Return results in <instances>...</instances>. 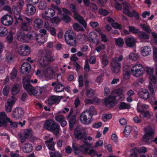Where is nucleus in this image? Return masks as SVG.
I'll list each match as a JSON object with an SVG mask.
<instances>
[{
	"mask_svg": "<svg viewBox=\"0 0 157 157\" xmlns=\"http://www.w3.org/2000/svg\"><path fill=\"white\" fill-rule=\"evenodd\" d=\"M94 90L92 89H87L86 90V95L87 97L91 98L94 95Z\"/></svg>",
	"mask_w": 157,
	"mask_h": 157,
	"instance_id": "e2e57ef3",
	"label": "nucleus"
},
{
	"mask_svg": "<svg viewBox=\"0 0 157 157\" xmlns=\"http://www.w3.org/2000/svg\"><path fill=\"white\" fill-rule=\"evenodd\" d=\"M36 9L34 6L31 4L26 5V9L25 12L29 16L33 15L36 12Z\"/></svg>",
	"mask_w": 157,
	"mask_h": 157,
	"instance_id": "393cba45",
	"label": "nucleus"
},
{
	"mask_svg": "<svg viewBox=\"0 0 157 157\" xmlns=\"http://www.w3.org/2000/svg\"><path fill=\"white\" fill-rule=\"evenodd\" d=\"M61 20H62L65 23H68L71 21V19L70 17L68 15L62 14L60 16Z\"/></svg>",
	"mask_w": 157,
	"mask_h": 157,
	"instance_id": "c03bdc74",
	"label": "nucleus"
},
{
	"mask_svg": "<svg viewBox=\"0 0 157 157\" xmlns=\"http://www.w3.org/2000/svg\"><path fill=\"white\" fill-rule=\"evenodd\" d=\"M33 134V132L31 129H28L25 130L23 133V136L21 135L20 137L21 142H24L26 139L29 138Z\"/></svg>",
	"mask_w": 157,
	"mask_h": 157,
	"instance_id": "4be33fe9",
	"label": "nucleus"
},
{
	"mask_svg": "<svg viewBox=\"0 0 157 157\" xmlns=\"http://www.w3.org/2000/svg\"><path fill=\"white\" fill-rule=\"evenodd\" d=\"M64 86L62 84L59 83L54 88V90L56 92H60L63 91Z\"/></svg>",
	"mask_w": 157,
	"mask_h": 157,
	"instance_id": "79ce46f5",
	"label": "nucleus"
},
{
	"mask_svg": "<svg viewBox=\"0 0 157 157\" xmlns=\"http://www.w3.org/2000/svg\"><path fill=\"white\" fill-rule=\"evenodd\" d=\"M149 107L147 105L141 104L139 102L137 105V111L138 112H142V111H144V110L148 109Z\"/></svg>",
	"mask_w": 157,
	"mask_h": 157,
	"instance_id": "c9c22d12",
	"label": "nucleus"
},
{
	"mask_svg": "<svg viewBox=\"0 0 157 157\" xmlns=\"http://www.w3.org/2000/svg\"><path fill=\"white\" fill-rule=\"evenodd\" d=\"M144 72V68L141 64H137L133 65L131 68V72L134 76L139 77L142 75Z\"/></svg>",
	"mask_w": 157,
	"mask_h": 157,
	"instance_id": "0eeeda50",
	"label": "nucleus"
},
{
	"mask_svg": "<svg viewBox=\"0 0 157 157\" xmlns=\"http://www.w3.org/2000/svg\"><path fill=\"white\" fill-rule=\"evenodd\" d=\"M55 10L52 8H48L45 10L44 12L42 14V17L45 20H47L55 15Z\"/></svg>",
	"mask_w": 157,
	"mask_h": 157,
	"instance_id": "a211bd4d",
	"label": "nucleus"
},
{
	"mask_svg": "<svg viewBox=\"0 0 157 157\" xmlns=\"http://www.w3.org/2000/svg\"><path fill=\"white\" fill-rule=\"evenodd\" d=\"M115 96H111L105 98L104 103L108 107L113 106L117 103V100L115 99Z\"/></svg>",
	"mask_w": 157,
	"mask_h": 157,
	"instance_id": "aec40b11",
	"label": "nucleus"
},
{
	"mask_svg": "<svg viewBox=\"0 0 157 157\" xmlns=\"http://www.w3.org/2000/svg\"><path fill=\"white\" fill-rule=\"evenodd\" d=\"M146 70L147 73L149 75V78L151 81L155 82L157 80V78L154 75V68L153 67H147Z\"/></svg>",
	"mask_w": 157,
	"mask_h": 157,
	"instance_id": "b1692460",
	"label": "nucleus"
},
{
	"mask_svg": "<svg viewBox=\"0 0 157 157\" xmlns=\"http://www.w3.org/2000/svg\"><path fill=\"white\" fill-rule=\"evenodd\" d=\"M74 29L76 31H82L84 30V29L81 26L79 25L78 24L75 23L73 25V26Z\"/></svg>",
	"mask_w": 157,
	"mask_h": 157,
	"instance_id": "4d7b16f0",
	"label": "nucleus"
},
{
	"mask_svg": "<svg viewBox=\"0 0 157 157\" xmlns=\"http://www.w3.org/2000/svg\"><path fill=\"white\" fill-rule=\"evenodd\" d=\"M89 40L92 43H96L97 44L99 43V41L98 39V35L96 32L92 31L90 32L89 35Z\"/></svg>",
	"mask_w": 157,
	"mask_h": 157,
	"instance_id": "5701e85b",
	"label": "nucleus"
},
{
	"mask_svg": "<svg viewBox=\"0 0 157 157\" xmlns=\"http://www.w3.org/2000/svg\"><path fill=\"white\" fill-rule=\"evenodd\" d=\"M70 8L71 9V11L74 13V18L77 20L83 25L85 28H86L87 26L86 23L83 18L78 13L75 5L73 4H71L70 5Z\"/></svg>",
	"mask_w": 157,
	"mask_h": 157,
	"instance_id": "1a4fd4ad",
	"label": "nucleus"
},
{
	"mask_svg": "<svg viewBox=\"0 0 157 157\" xmlns=\"http://www.w3.org/2000/svg\"><path fill=\"white\" fill-rule=\"evenodd\" d=\"M15 19L17 20H19L22 21L21 25V29L24 31H27L29 28V23L31 22L32 21L31 19L25 17L22 18L21 16H19L18 17H15Z\"/></svg>",
	"mask_w": 157,
	"mask_h": 157,
	"instance_id": "9d476101",
	"label": "nucleus"
},
{
	"mask_svg": "<svg viewBox=\"0 0 157 157\" xmlns=\"http://www.w3.org/2000/svg\"><path fill=\"white\" fill-rule=\"evenodd\" d=\"M60 100L59 96H52L48 100L49 104L52 105L53 104H57L59 103Z\"/></svg>",
	"mask_w": 157,
	"mask_h": 157,
	"instance_id": "f704fd0d",
	"label": "nucleus"
},
{
	"mask_svg": "<svg viewBox=\"0 0 157 157\" xmlns=\"http://www.w3.org/2000/svg\"><path fill=\"white\" fill-rule=\"evenodd\" d=\"M17 71L15 68H13V70L10 75V80H12L16 77Z\"/></svg>",
	"mask_w": 157,
	"mask_h": 157,
	"instance_id": "13d9d810",
	"label": "nucleus"
},
{
	"mask_svg": "<svg viewBox=\"0 0 157 157\" xmlns=\"http://www.w3.org/2000/svg\"><path fill=\"white\" fill-rule=\"evenodd\" d=\"M140 97L144 99H147L149 98V94L146 89H142L139 93Z\"/></svg>",
	"mask_w": 157,
	"mask_h": 157,
	"instance_id": "7c9ffc66",
	"label": "nucleus"
},
{
	"mask_svg": "<svg viewBox=\"0 0 157 157\" xmlns=\"http://www.w3.org/2000/svg\"><path fill=\"white\" fill-rule=\"evenodd\" d=\"M31 40L35 39L37 43L40 44H44L47 40V36L37 34L35 32H32L31 33Z\"/></svg>",
	"mask_w": 157,
	"mask_h": 157,
	"instance_id": "9b49d317",
	"label": "nucleus"
},
{
	"mask_svg": "<svg viewBox=\"0 0 157 157\" xmlns=\"http://www.w3.org/2000/svg\"><path fill=\"white\" fill-rule=\"evenodd\" d=\"M33 148V146L29 142H27L24 144L22 150L24 152L28 153L31 152L32 151Z\"/></svg>",
	"mask_w": 157,
	"mask_h": 157,
	"instance_id": "473e14b6",
	"label": "nucleus"
},
{
	"mask_svg": "<svg viewBox=\"0 0 157 157\" xmlns=\"http://www.w3.org/2000/svg\"><path fill=\"white\" fill-rule=\"evenodd\" d=\"M141 28L144 31L147 33H151L152 30L150 28V26L149 25L145 24H141L140 25Z\"/></svg>",
	"mask_w": 157,
	"mask_h": 157,
	"instance_id": "de8ad7c7",
	"label": "nucleus"
},
{
	"mask_svg": "<svg viewBox=\"0 0 157 157\" xmlns=\"http://www.w3.org/2000/svg\"><path fill=\"white\" fill-rule=\"evenodd\" d=\"M20 86L18 84L16 83L14 84L11 90L12 94L15 95L18 94L20 91Z\"/></svg>",
	"mask_w": 157,
	"mask_h": 157,
	"instance_id": "e433bc0d",
	"label": "nucleus"
},
{
	"mask_svg": "<svg viewBox=\"0 0 157 157\" xmlns=\"http://www.w3.org/2000/svg\"><path fill=\"white\" fill-rule=\"evenodd\" d=\"M151 82L150 83L148 86V88L151 94V95H153L154 94V87L155 90H157V80L155 82H152L151 81Z\"/></svg>",
	"mask_w": 157,
	"mask_h": 157,
	"instance_id": "72a5a7b5",
	"label": "nucleus"
},
{
	"mask_svg": "<svg viewBox=\"0 0 157 157\" xmlns=\"http://www.w3.org/2000/svg\"><path fill=\"white\" fill-rule=\"evenodd\" d=\"M28 78L25 79L22 82L24 88L30 95L36 96L40 95L42 91L41 87L37 86L35 87H33L29 84Z\"/></svg>",
	"mask_w": 157,
	"mask_h": 157,
	"instance_id": "f03ea898",
	"label": "nucleus"
},
{
	"mask_svg": "<svg viewBox=\"0 0 157 157\" xmlns=\"http://www.w3.org/2000/svg\"><path fill=\"white\" fill-rule=\"evenodd\" d=\"M8 33L6 36V39L7 42L9 43H10L13 40V35L14 33L11 31Z\"/></svg>",
	"mask_w": 157,
	"mask_h": 157,
	"instance_id": "864d4df0",
	"label": "nucleus"
},
{
	"mask_svg": "<svg viewBox=\"0 0 157 157\" xmlns=\"http://www.w3.org/2000/svg\"><path fill=\"white\" fill-rule=\"evenodd\" d=\"M145 134L143 137V140L147 144L151 142H154L157 144V136L154 139L151 140L154 136V130L150 127L144 128Z\"/></svg>",
	"mask_w": 157,
	"mask_h": 157,
	"instance_id": "20e7f679",
	"label": "nucleus"
},
{
	"mask_svg": "<svg viewBox=\"0 0 157 157\" xmlns=\"http://www.w3.org/2000/svg\"><path fill=\"white\" fill-rule=\"evenodd\" d=\"M112 117V115L111 114H105L102 116V120L104 121H106L108 120L111 119Z\"/></svg>",
	"mask_w": 157,
	"mask_h": 157,
	"instance_id": "0e129e2a",
	"label": "nucleus"
},
{
	"mask_svg": "<svg viewBox=\"0 0 157 157\" xmlns=\"http://www.w3.org/2000/svg\"><path fill=\"white\" fill-rule=\"evenodd\" d=\"M140 52L142 56H146L151 54V50L149 46H144L141 48Z\"/></svg>",
	"mask_w": 157,
	"mask_h": 157,
	"instance_id": "bb28decb",
	"label": "nucleus"
},
{
	"mask_svg": "<svg viewBox=\"0 0 157 157\" xmlns=\"http://www.w3.org/2000/svg\"><path fill=\"white\" fill-rule=\"evenodd\" d=\"M103 141L102 140H99L95 143L94 147L97 148L99 147H101L103 145Z\"/></svg>",
	"mask_w": 157,
	"mask_h": 157,
	"instance_id": "774afa93",
	"label": "nucleus"
},
{
	"mask_svg": "<svg viewBox=\"0 0 157 157\" xmlns=\"http://www.w3.org/2000/svg\"><path fill=\"white\" fill-rule=\"evenodd\" d=\"M74 134L75 138L78 140L86 139L83 130L80 126H77L75 128L74 131Z\"/></svg>",
	"mask_w": 157,
	"mask_h": 157,
	"instance_id": "f3484780",
	"label": "nucleus"
},
{
	"mask_svg": "<svg viewBox=\"0 0 157 157\" xmlns=\"http://www.w3.org/2000/svg\"><path fill=\"white\" fill-rule=\"evenodd\" d=\"M109 58L106 55L102 56L101 59V62L102 65L104 66H106L109 63Z\"/></svg>",
	"mask_w": 157,
	"mask_h": 157,
	"instance_id": "a19ab883",
	"label": "nucleus"
},
{
	"mask_svg": "<svg viewBox=\"0 0 157 157\" xmlns=\"http://www.w3.org/2000/svg\"><path fill=\"white\" fill-rule=\"evenodd\" d=\"M144 117L147 118H150L151 117V114L148 111L145 112L142 111V112H139Z\"/></svg>",
	"mask_w": 157,
	"mask_h": 157,
	"instance_id": "338daca9",
	"label": "nucleus"
},
{
	"mask_svg": "<svg viewBox=\"0 0 157 157\" xmlns=\"http://www.w3.org/2000/svg\"><path fill=\"white\" fill-rule=\"evenodd\" d=\"M55 119L56 121L60 123L62 127H64L67 124V122L64 120V117L63 115H56Z\"/></svg>",
	"mask_w": 157,
	"mask_h": 157,
	"instance_id": "c85d7f7f",
	"label": "nucleus"
},
{
	"mask_svg": "<svg viewBox=\"0 0 157 157\" xmlns=\"http://www.w3.org/2000/svg\"><path fill=\"white\" fill-rule=\"evenodd\" d=\"M6 60L8 62H11L13 61V58L11 52H8L6 54Z\"/></svg>",
	"mask_w": 157,
	"mask_h": 157,
	"instance_id": "680f3d73",
	"label": "nucleus"
},
{
	"mask_svg": "<svg viewBox=\"0 0 157 157\" xmlns=\"http://www.w3.org/2000/svg\"><path fill=\"white\" fill-rule=\"evenodd\" d=\"M31 69V66L29 63H24L21 67V71L23 74H26L29 72Z\"/></svg>",
	"mask_w": 157,
	"mask_h": 157,
	"instance_id": "a878e982",
	"label": "nucleus"
},
{
	"mask_svg": "<svg viewBox=\"0 0 157 157\" xmlns=\"http://www.w3.org/2000/svg\"><path fill=\"white\" fill-rule=\"evenodd\" d=\"M1 21L2 24L4 25L9 26L12 25L13 20L12 16L10 14H6L2 17Z\"/></svg>",
	"mask_w": 157,
	"mask_h": 157,
	"instance_id": "2eb2a0df",
	"label": "nucleus"
},
{
	"mask_svg": "<svg viewBox=\"0 0 157 157\" xmlns=\"http://www.w3.org/2000/svg\"><path fill=\"white\" fill-rule=\"evenodd\" d=\"M6 122L10 123V126L13 128H15L17 127V124L16 122H12L10 119L7 117L6 114L5 112L0 113V127L4 124Z\"/></svg>",
	"mask_w": 157,
	"mask_h": 157,
	"instance_id": "6e6552de",
	"label": "nucleus"
},
{
	"mask_svg": "<svg viewBox=\"0 0 157 157\" xmlns=\"http://www.w3.org/2000/svg\"><path fill=\"white\" fill-rule=\"evenodd\" d=\"M8 33V30L6 28L3 27H0V36H5Z\"/></svg>",
	"mask_w": 157,
	"mask_h": 157,
	"instance_id": "49530a36",
	"label": "nucleus"
},
{
	"mask_svg": "<svg viewBox=\"0 0 157 157\" xmlns=\"http://www.w3.org/2000/svg\"><path fill=\"white\" fill-rule=\"evenodd\" d=\"M72 147L75 154L77 155L79 154L80 151L90 155L92 156H95L97 154L96 151L95 150L93 149H89L90 146L88 144L81 145L79 148H78L77 147L76 144L73 142Z\"/></svg>",
	"mask_w": 157,
	"mask_h": 157,
	"instance_id": "7ed1b4c3",
	"label": "nucleus"
},
{
	"mask_svg": "<svg viewBox=\"0 0 157 157\" xmlns=\"http://www.w3.org/2000/svg\"><path fill=\"white\" fill-rule=\"evenodd\" d=\"M54 134L57 135L59 133V127L56 124L54 123L50 129Z\"/></svg>",
	"mask_w": 157,
	"mask_h": 157,
	"instance_id": "58836bf2",
	"label": "nucleus"
},
{
	"mask_svg": "<svg viewBox=\"0 0 157 157\" xmlns=\"http://www.w3.org/2000/svg\"><path fill=\"white\" fill-rule=\"evenodd\" d=\"M84 111L87 113L89 115L91 116L92 117L93 115H96L97 114V111L93 106H90Z\"/></svg>",
	"mask_w": 157,
	"mask_h": 157,
	"instance_id": "4c0bfd02",
	"label": "nucleus"
},
{
	"mask_svg": "<svg viewBox=\"0 0 157 157\" xmlns=\"http://www.w3.org/2000/svg\"><path fill=\"white\" fill-rule=\"evenodd\" d=\"M21 8L18 6H13L12 10L13 13L16 15L14 16L18 17L21 13Z\"/></svg>",
	"mask_w": 157,
	"mask_h": 157,
	"instance_id": "ea45409f",
	"label": "nucleus"
},
{
	"mask_svg": "<svg viewBox=\"0 0 157 157\" xmlns=\"http://www.w3.org/2000/svg\"><path fill=\"white\" fill-rule=\"evenodd\" d=\"M131 127L130 126H126L123 131V134L125 136L127 137L130 135L131 130Z\"/></svg>",
	"mask_w": 157,
	"mask_h": 157,
	"instance_id": "603ef678",
	"label": "nucleus"
},
{
	"mask_svg": "<svg viewBox=\"0 0 157 157\" xmlns=\"http://www.w3.org/2000/svg\"><path fill=\"white\" fill-rule=\"evenodd\" d=\"M53 138L51 137L46 140L45 144L48 149L50 151H53L54 150L55 143L53 141Z\"/></svg>",
	"mask_w": 157,
	"mask_h": 157,
	"instance_id": "2f4dec72",
	"label": "nucleus"
},
{
	"mask_svg": "<svg viewBox=\"0 0 157 157\" xmlns=\"http://www.w3.org/2000/svg\"><path fill=\"white\" fill-rule=\"evenodd\" d=\"M64 36L66 41L68 45L75 46L76 45L75 34L72 30L69 29L65 33Z\"/></svg>",
	"mask_w": 157,
	"mask_h": 157,
	"instance_id": "423d86ee",
	"label": "nucleus"
},
{
	"mask_svg": "<svg viewBox=\"0 0 157 157\" xmlns=\"http://www.w3.org/2000/svg\"><path fill=\"white\" fill-rule=\"evenodd\" d=\"M124 13L128 15L130 17H135L136 19H138L139 17V15L138 13L135 10H133L132 12H130L129 9L130 7V5L125 2L123 3Z\"/></svg>",
	"mask_w": 157,
	"mask_h": 157,
	"instance_id": "f8f14e48",
	"label": "nucleus"
},
{
	"mask_svg": "<svg viewBox=\"0 0 157 157\" xmlns=\"http://www.w3.org/2000/svg\"><path fill=\"white\" fill-rule=\"evenodd\" d=\"M123 90V88H120L114 90L112 92V95H120L122 94Z\"/></svg>",
	"mask_w": 157,
	"mask_h": 157,
	"instance_id": "6e6d98bb",
	"label": "nucleus"
},
{
	"mask_svg": "<svg viewBox=\"0 0 157 157\" xmlns=\"http://www.w3.org/2000/svg\"><path fill=\"white\" fill-rule=\"evenodd\" d=\"M54 124L53 121L49 120L46 121L44 123V127L48 130L50 129L51 127Z\"/></svg>",
	"mask_w": 157,
	"mask_h": 157,
	"instance_id": "8fccbe9b",
	"label": "nucleus"
},
{
	"mask_svg": "<svg viewBox=\"0 0 157 157\" xmlns=\"http://www.w3.org/2000/svg\"><path fill=\"white\" fill-rule=\"evenodd\" d=\"M92 118V117L90 115L84 111L80 116V121L82 124L88 125L91 122Z\"/></svg>",
	"mask_w": 157,
	"mask_h": 157,
	"instance_id": "4468645a",
	"label": "nucleus"
},
{
	"mask_svg": "<svg viewBox=\"0 0 157 157\" xmlns=\"http://www.w3.org/2000/svg\"><path fill=\"white\" fill-rule=\"evenodd\" d=\"M51 22L52 24H56L59 22L61 21V18L58 17H55L50 19Z\"/></svg>",
	"mask_w": 157,
	"mask_h": 157,
	"instance_id": "052dcab7",
	"label": "nucleus"
},
{
	"mask_svg": "<svg viewBox=\"0 0 157 157\" xmlns=\"http://www.w3.org/2000/svg\"><path fill=\"white\" fill-rule=\"evenodd\" d=\"M37 7L39 10H43L47 7V3L45 1H40Z\"/></svg>",
	"mask_w": 157,
	"mask_h": 157,
	"instance_id": "09e8293b",
	"label": "nucleus"
},
{
	"mask_svg": "<svg viewBox=\"0 0 157 157\" xmlns=\"http://www.w3.org/2000/svg\"><path fill=\"white\" fill-rule=\"evenodd\" d=\"M138 36L141 39H148L149 38V35L144 32L140 31L138 33Z\"/></svg>",
	"mask_w": 157,
	"mask_h": 157,
	"instance_id": "3c124183",
	"label": "nucleus"
},
{
	"mask_svg": "<svg viewBox=\"0 0 157 157\" xmlns=\"http://www.w3.org/2000/svg\"><path fill=\"white\" fill-rule=\"evenodd\" d=\"M130 77V74L129 71L128 70H124L123 72V78L126 80L128 79Z\"/></svg>",
	"mask_w": 157,
	"mask_h": 157,
	"instance_id": "69168bd1",
	"label": "nucleus"
},
{
	"mask_svg": "<svg viewBox=\"0 0 157 157\" xmlns=\"http://www.w3.org/2000/svg\"><path fill=\"white\" fill-rule=\"evenodd\" d=\"M130 105L124 102H122L120 103L119 105L120 109H129L130 108Z\"/></svg>",
	"mask_w": 157,
	"mask_h": 157,
	"instance_id": "5fc2aeb1",
	"label": "nucleus"
},
{
	"mask_svg": "<svg viewBox=\"0 0 157 157\" xmlns=\"http://www.w3.org/2000/svg\"><path fill=\"white\" fill-rule=\"evenodd\" d=\"M136 39L133 37H129L127 38L125 41L126 45L129 47H133L135 46Z\"/></svg>",
	"mask_w": 157,
	"mask_h": 157,
	"instance_id": "cd10ccee",
	"label": "nucleus"
},
{
	"mask_svg": "<svg viewBox=\"0 0 157 157\" xmlns=\"http://www.w3.org/2000/svg\"><path fill=\"white\" fill-rule=\"evenodd\" d=\"M41 52V57L38 61L40 69L35 72V74L40 77L48 78L49 75L54 74L52 67L48 64V62L53 61L56 58L54 56H49L47 50L42 51Z\"/></svg>",
	"mask_w": 157,
	"mask_h": 157,
	"instance_id": "f257e3e1",
	"label": "nucleus"
},
{
	"mask_svg": "<svg viewBox=\"0 0 157 157\" xmlns=\"http://www.w3.org/2000/svg\"><path fill=\"white\" fill-rule=\"evenodd\" d=\"M43 21L40 18L35 19L33 22L34 27L36 29H40L42 28L43 25Z\"/></svg>",
	"mask_w": 157,
	"mask_h": 157,
	"instance_id": "c756f323",
	"label": "nucleus"
},
{
	"mask_svg": "<svg viewBox=\"0 0 157 157\" xmlns=\"http://www.w3.org/2000/svg\"><path fill=\"white\" fill-rule=\"evenodd\" d=\"M115 44L119 47H121L124 45V42L123 39L120 37L115 39Z\"/></svg>",
	"mask_w": 157,
	"mask_h": 157,
	"instance_id": "a18cd8bd",
	"label": "nucleus"
},
{
	"mask_svg": "<svg viewBox=\"0 0 157 157\" xmlns=\"http://www.w3.org/2000/svg\"><path fill=\"white\" fill-rule=\"evenodd\" d=\"M24 112L22 109L20 107L16 108L13 111V117L16 120L19 119L23 116Z\"/></svg>",
	"mask_w": 157,
	"mask_h": 157,
	"instance_id": "6ab92c4d",
	"label": "nucleus"
},
{
	"mask_svg": "<svg viewBox=\"0 0 157 157\" xmlns=\"http://www.w3.org/2000/svg\"><path fill=\"white\" fill-rule=\"evenodd\" d=\"M73 109H70L69 114L67 117V118L69 119V124L70 129L71 130L72 129L73 126L76 121V117L74 115L71 117L73 113Z\"/></svg>",
	"mask_w": 157,
	"mask_h": 157,
	"instance_id": "412c9836",
	"label": "nucleus"
},
{
	"mask_svg": "<svg viewBox=\"0 0 157 157\" xmlns=\"http://www.w3.org/2000/svg\"><path fill=\"white\" fill-rule=\"evenodd\" d=\"M132 151H137L139 153H145L147 151V148L144 147H141L138 148L135 147L132 149Z\"/></svg>",
	"mask_w": 157,
	"mask_h": 157,
	"instance_id": "37998d69",
	"label": "nucleus"
},
{
	"mask_svg": "<svg viewBox=\"0 0 157 157\" xmlns=\"http://www.w3.org/2000/svg\"><path fill=\"white\" fill-rule=\"evenodd\" d=\"M31 33L26 35L24 32L20 30L17 33V38L20 41H27L29 40H31Z\"/></svg>",
	"mask_w": 157,
	"mask_h": 157,
	"instance_id": "dca6fc26",
	"label": "nucleus"
},
{
	"mask_svg": "<svg viewBox=\"0 0 157 157\" xmlns=\"http://www.w3.org/2000/svg\"><path fill=\"white\" fill-rule=\"evenodd\" d=\"M123 56H120L119 57H115L113 58L111 63V69L112 71L115 74L118 73L120 71L121 63L120 62L123 59Z\"/></svg>",
	"mask_w": 157,
	"mask_h": 157,
	"instance_id": "39448f33",
	"label": "nucleus"
},
{
	"mask_svg": "<svg viewBox=\"0 0 157 157\" xmlns=\"http://www.w3.org/2000/svg\"><path fill=\"white\" fill-rule=\"evenodd\" d=\"M17 53L20 56H25L29 55L31 52L30 48L25 44H22L18 47L16 49Z\"/></svg>",
	"mask_w": 157,
	"mask_h": 157,
	"instance_id": "ddd939ff",
	"label": "nucleus"
},
{
	"mask_svg": "<svg viewBox=\"0 0 157 157\" xmlns=\"http://www.w3.org/2000/svg\"><path fill=\"white\" fill-rule=\"evenodd\" d=\"M138 57V54L134 52H131L129 55V58L133 61H136Z\"/></svg>",
	"mask_w": 157,
	"mask_h": 157,
	"instance_id": "bf43d9fd",
	"label": "nucleus"
}]
</instances>
